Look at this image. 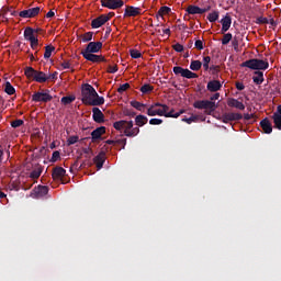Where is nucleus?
<instances>
[{
  "instance_id": "dca6fc26",
  "label": "nucleus",
  "mask_w": 281,
  "mask_h": 281,
  "mask_svg": "<svg viewBox=\"0 0 281 281\" xmlns=\"http://www.w3.org/2000/svg\"><path fill=\"white\" fill-rule=\"evenodd\" d=\"M177 74H180L182 78H188L189 80L199 78V75H196V72H192L190 69H186L180 66L177 67Z\"/></svg>"
},
{
  "instance_id": "f03ea898",
  "label": "nucleus",
  "mask_w": 281,
  "mask_h": 281,
  "mask_svg": "<svg viewBox=\"0 0 281 281\" xmlns=\"http://www.w3.org/2000/svg\"><path fill=\"white\" fill-rule=\"evenodd\" d=\"M133 121H116L113 123L115 131H124L125 137H137L139 135V127H133Z\"/></svg>"
},
{
  "instance_id": "9d476101",
  "label": "nucleus",
  "mask_w": 281,
  "mask_h": 281,
  "mask_svg": "<svg viewBox=\"0 0 281 281\" xmlns=\"http://www.w3.org/2000/svg\"><path fill=\"white\" fill-rule=\"evenodd\" d=\"M194 109H210L214 111L216 109V102L207 101V100H200L193 103Z\"/></svg>"
},
{
  "instance_id": "f3484780",
  "label": "nucleus",
  "mask_w": 281,
  "mask_h": 281,
  "mask_svg": "<svg viewBox=\"0 0 281 281\" xmlns=\"http://www.w3.org/2000/svg\"><path fill=\"white\" fill-rule=\"evenodd\" d=\"M92 120H94V122H97V124H103L104 113H102V110H100V108L94 106L92 109Z\"/></svg>"
},
{
  "instance_id": "774afa93",
  "label": "nucleus",
  "mask_w": 281,
  "mask_h": 281,
  "mask_svg": "<svg viewBox=\"0 0 281 281\" xmlns=\"http://www.w3.org/2000/svg\"><path fill=\"white\" fill-rule=\"evenodd\" d=\"M177 52H178V53L183 52V45L177 44Z\"/></svg>"
},
{
  "instance_id": "6e6d98bb",
  "label": "nucleus",
  "mask_w": 281,
  "mask_h": 281,
  "mask_svg": "<svg viewBox=\"0 0 281 281\" xmlns=\"http://www.w3.org/2000/svg\"><path fill=\"white\" fill-rule=\"evenodd\" d=\"M116 144H117L119 146H122V148H125V147H126V138L117 139V140H116Z\"/></svg>"
},
{
  "instance_id": "473e14b6",
  "label": "nucleus",
  "mask_w": 281,
  "mask_h": 281,
  "mask_svg": "<svg viewBox=\"0 0 281 281\" xmlns=\"http://www.w3.org/2000/svg\"><path fill=\"white\" fill-rule=\"evenodd\" d=\"M43 175V167H36L30 173L31 179H38Z\"/></svg>"
},
{
  "instance_id": "338daca9",
  "label": "nucleus",
  "mask_w": 281,
  "mask_h": 281,
  "mask_svg": "<svg viewBox=\"0 0 281 281\" xmlns=\"http://www.w3.org/2000/svg\"><path fill=\"white\" fill-rule=\"evenodd\" d=\"M251 119H254V114H244V120L249 121Z\"/></svg>"
},
{
  "instance_id": "e2e57ef3",
  "label": "nucleus",
  "mask_w": 281,
  "mask_h": 281,
  "mask_svg": "<svg viewBox=\"0 0 281 281\" xmlns=\"http://www.w3.org/2000/svg\"><path fill=\"white\" fill-rule=\"evenodd\" d=\"M58 78V72H54L48 76V80H56Z\"/></svg>"
},
{
  "instance_id": "f704fd0d",
  "label": "nucleus",
  "mask_w": 281,
  "mask_h": 281,
  "mask_svg": "<svg viewBox=\"0 0 281 281\" xmlns=\"http://www.w3.org/2000/svg\"><path fill=\"white\" fill-rule=\"evenodd\" d=\"M52 52H56V47L53 45H47L45 47L44 58L47 60L48 58H52Z\"/></svg>"
},
{
  "instance_id": "c756f323",
  "label": "nucleus",
  "mask_w": 281,
  "mask_h": 281,
  "mask_svg": "<svg viewBox=\"0 0 281 281\" xmlns=\"http://www.w3.org/2000/svg\"><path fill=\"white\" fill-rule=\"evenodd\" d=\"M131 106L136 109V111H140L142 113H146V104L139 101H131Z\"/></svg>"
},
{
  "instance_id": "c9c22d12",
  "label": "nucleus",
  "mask_w": 281,
  "mask_h": 281,
  "mask_svg": "<svg viewBox=\"0 0 281 281\" xmlns=\"http://www.w3.org/2000/svg\"><path fill=\"white\" fill-rule=\"evenodd\" d=\"M272 120L274 122L276 128H278V131H281V115L279 113H274L272 115Z\"/></svg>"
},
{
  "instance_id": "4d7b16f0",
  "label": "nucleus",
  "mask_w": 281,
  "mask_h": 281,
  "mask_svg": "<svg viewBox=\"0 0 281 281\" xmlns=\"http://www.w3.org/2000/svg\"><path fill=\"white\" fill-rule=\"evenodd\" d=\"M195 47L201 52V49H203V41L198 40L195 41Z\"/></svg>"
},
{
  "instance_id": "72a5a7b5",
  "label": "nucleus",
  "mask_w": 281,
  "mask_h": 281,
  "mask_svg": "<svg viewBox=\"0 0 281 281\" xmlns=\"http://www.w3.org/2000/svg\"><path fill=\"white\" fill-rule=\"evenodd\" d=\"M201 67H203V63H201V60H192L190 64L191 71H199Z\"/></svg>"
},
{
  "instance_id": "ea45409f",
  "label": "nucleus",
  "mask_w": 281,
  "mask_h": 281,
  "mask_svg": "<svg viewBox=\"0 0 281 281\" xmlns=\"http://www.w3.org/2000/svg\"><path fill=\"white\" fill-rule=\"evenodd\" d=\"M255 23H257V25H269V19L265 16H258Z\"/></svg>"
},
{
  "instance_id": "7ed1b4c3",
  "label": "nucleus",
  "mask_w": 281,
  "mask_h": 281,
  "mask_svg": "<svg viewBox=\"0 0 281 281\" xmlns=\"http://www.w3.org/2000/svg\"><path fill=\"white\" fill-rule=\"evenodd\" d=\"M146 113L150 117H154L155 115H160L165 117H177V112H175V108H170L169 105H161L160 109L155 108V105H150Z\"/></svg>"
},
{
  "instance_id": "58836bf2",
  "label": "nucleus",
  "mask_w": 281,
  "mask_h": 281,
  "mask_svg": "<svg viewBox=\"0 0 281 281\" xmlns=\"http://www.w3.org/2000/svg\"><path fill=\"white\" fill-rule=\"evenodd\" d=\"M218 11H213L209 13L207 20L210 21V23H216V21H218Z\"/></svg>"
},
{
  "instance_id": "c03bdc74",
  "label": "nucleus",
  "mask_w": 281,
  "mask_h": 281,
  "mask_svg": "<svg viewBox=\"0 0 281 281\" xmlns=\"http://www.w3.org/2000/svg\"><path fill=\"white\" fill-rule=\"evenodd\" d=\"M232 38H233L232 33L224 34L222 38V45H229V42L232 41Z\"/></svg>"
},
{
  "instance_id": "6ab92c4d",
  "label": "nucleus",
  "mask_w": 281,
  "mask_h": 281,
  "mask_svg": "<svg viewBox=\"0 0 281 281\" xmlns=\"http://www.w3.org/2000/svg\"><path fill=\"white\" fill-rule=\"evenodd\" d=\"M210 9H201V7L190 4L187 9L186 12L188 14L194 15V14H205Z\"/></svg>"
},
{
  "instance_id": "0eeeda50",
  "label": "nucleus",
  "mask_w": 281,
  "mask_h": 281,
  "mask_svg": "<svg viewBox=\"0 0 281 281\" xmlns=\"http://www.w3.org/2000/svg\"><path fill=\"white\" fill-rule=\"evenodd\" d=\"M52 100H54V97H52V94L47 93V92H35L32 95V101L33 102H52Z\"/></svg>"
},
{
  "instance_id": "f257e3e1",
  "label": "nucleus",
  "mask_w": 281,
  "mask_h": 281,
  "mask_svg": "<svg viewBox=\"0 0 281 281\" xmlns=\"http://www.w3.org/2000/svg\"><path fill=\"white\" fill-rule=\"evenodd\" d=\"M81 102L87 106H102L104 104V97H100L93 86L83 83L81 87Z\"/></svg>"
},
{
  "instance_id": "2eb2a0df",
  "label": "nucleus",
  "mask_w": 281,
  "mask_h": 281,
  "mask_svg": "<svg viewBox=\"0 0 281 281\" xmlns=\"http://www.w3.org/2000/svg\"><path fill=\"white\" fill-rule=\"evenodd\" d=\"M142 14V8L127 5L124 12V19L128 16H139Z\"/></svg>"
},
{
  "instance_id": "de8ad7c7",
  "label": "nucleus",
  "mask_w": 281,
  "mask_h": 281,
  "mask_svg": "<svg viewBox=\"0 0 281 281\" xmlns=\"http://www.w3.org/2000/svg\"><path fill=\"white\" fill-rule=\"evenodd\" d=\"M127 89H131V83H123L119 87L117 93H124Z\"/></svg>"
},
{
  "instance_id": "09e8293b",
  "label": "nucleus",
  "mask_w": 281,
  "mask_h": 281,
  "mask_svg": "<svg viewBox=\"0 0 281 281\" xmlns=\"http://www.w3.org/2000/svg\"><path fill=\"white\" fill-rule=\"evenodd\" d=\"M149 124H150L151 126H159V124H164V120H161V119H151V120L149 121Z\"/></svg>"
},
{
  "instance_id": "0e129e2a",
  "label": "nucleus",
  "mask_w": 281,
  "mask_h": 281,
  "mask_svg": "<svg viewBox=\"0 0 281 281\" xmlns=\"http://www.w3.org/2000/svg\"><path fill=\"white\" fill-rule=\"evenodd\" d=\"M269 23L272 27H276L278 25V23L276 22V20H273V18H270V20H268Z\"/></svg>"
},
{
  "instance_id": "4468645a",
  "label": "nucleus",
  "mask_w": 281,
  "mask_h": 281,
  "mask_svg": "<svg viewBox=\"0 0 281 281\" xmlns=\"http://www.w3.org/2000/svg\"><path fill=\"white\" fill-rule=\"evenodd\" d=\"M222 24L221 34H225V32H228L232 27V15L229 13H226V15L220 21Z\"/></svg>"
},
{
  "instance_id": "7c9ffc66",
  "label": "nucleus",
  "mask_w": 281,
  "mask_h": 281,
  "mask_svg": "<svg viewBox=\"0 0 281 281\" xmlns=\"http://www.w3.org/2000/svg\"><path fill=\"white\" fill-rule=\"evenodd\" d=\"M4 92H7L8 95H14V93H16V89H14V86L10 83V81H7L4 83Z\"/></svg>"
},
{
  "instance_id": "cd10ccee",
  "label": "nucleus",
  "mask_w": 281,
  "mask_h": 281,
  "mask_svg": "<svg viewBox=\"0 0 281 281\" xmlns=\"http://www.w3.org/2000/svg\"><path fill=\"white\" fill-rule=\"evenodd\" d=\"M24 38H25V41H32V40H34V38H37L36 37V34L34 33V29H32V27H26L25 30H24Z\"/></svg>"
},
{
  "instance_id": "37998d69",
  "label": "nucleus",
  "mask_w": 281,
  "mask_h": 281,
  "mask_svg": "<svg viewBox=\"0 0 281 281\" xmlns=\"http://www.w3.org/2000/svg\"><path fill=\"white\" fill-rule=\"evenodd\" d=\"M155 89L153 86L149 83H145L144 86L140 87V92L142 93H150Z\"/></svg>"
},
{
  "instance_id": "aec40b11",
  "label": "nucleus",
  "mask_w": 281,
  "mask_h": 281,
  "mask_svg": "<svg viewBox=\"0 0 281 281\" xmlns=\"http://www.w3.org/2000/svg\"><path fill=\"white\" fill-rule=\"evenodd\" d=\"M65 175H67V170H65V168L55 167L53 169L52 177H53L54 181H60V179H63V177H65Z\"/></svg>"
},
{
  "instance_id": "6e6552de",
  "label": "nucleus",
  "mask_w": 281,
  "mask_h": 281,
  "mask_svg": "<svg viewBox=\"0 0 281 281\" xmlns=\"http://www.w3.org/2000/svg\"><path fill=\"white\" fill-rule=\"evenodd\" d=\"M102 42H89L86 46V49L81 52V54H98L100 49H102Z\"/></svg>"
},
{
  "instance_id": "680f3d73",
  "label": "nucleus",
  "mask_w": 281,
  "mask_h": 281,
  "mask_svg": "<svg viewBox=\"0 0 281 281\" xmlns=\"http://www.w3.org/2000/svg\"><path fill=\"white\" fill-rule=\"evenodd\" d=\"M85 155H93V150L90 147L83 148Z\"/></svg>"
},
{
  "instance_id": "e433bc0d",
  "label": "nucleus",
  "mask_w": 281,
  "mask_h": 281,
  "mask_svg": "<svg viewBox=\"0 0 281 281\" xmlns=\"http://www.w3.org/2000/svg\"><path fill=\"white\" fill-rule=\"evenodd\" d=\"M60 102L61 104H65V106H67V104H71V102H76V95L63 97Z\"/></svg>"
},
{
  "instance_id": "3c124183",
  "label": "nucleus",
  "mask_w": 281,
  "mask_h": 281,
  "mask_svg": "<svg viewBox=\"0 0 281 281\" xmlns=\"http://www.w3.org/2000/svg\"><path fill=\"white\" fill-rule=\"evenodd\" d=\"M58 159H60V151L56 150L53 153L50 161H53V164H54V162L58 161Z\"/></svg>"
},
{
  "instance_id": "49530a36",
  "label": "nucleus",
  "mask_w": 281,
  "mask_h": 281,
  "mask_svg": "<svg viewBox=\"0 0 281 281\" xmlns=\"http://www.w3.org/2000/svg\"><path fill=\"white\" fill-rule=\"evenodd\" d=\"M23 124H24V122L21 119L11 122L12 128H19V127L23 126Z\"/></svg>"
},
{
  "instance_id": "bf43d9fd",
  "label": "nucleus",
  "mask_w": 281,
  "mask_h": 281,
  "mask_svg": "<svg viewBox=\"0 0 281 281\" xmlns=\"http://www.w3.org/2000/svg\"><path fill=\"white\" fill-rule=\"evenodd\" d=\"M54 16H56V13L53 10L46 13V19H54Z\"/></svg>"
},
{
  "instance_id": "a18cd8bd",
  "label": "nucleus",
  "mask_w": 281,
  "mask_h": 281,
  "mask_svg": "<svg viewBox=\"0 0 281 281\" xmlns=\"http://www.w3.org/2000/svg\"><path fill=\"white\" fill-rule=\"evenodd\" d=\"M130 56L131 58H135V59L142 58V54L137 49H130Z\"/></svg>"
},
{
  "instance_id": "69168bd1",
  "label": "nucleus",
  "mask_w": 281,
  "mask_h": 281,
  "mask_svg": "<svg viewBox=\"0 0 281 281\" xmlns=\"http://www.w3.org/2000/svg\"><path fill=\"white\" fill-rule=\"evenodd\" d=\"M111 34V26H108L105 30V36L104 38H109V35Z\"/></svg>"
},
{
  "instance_id": "20e7f679",
  "label": "nucleus",
  "mask_w": 281,
  "mask_h": 281,
  "mask_svg": "<svg viewBox=\"0 0 281 281\" xmlns=\"http://www.w3.org/2000/svg\"><path fill=\"white\" fill-rule=\"evenodd\" d=\"M240 67H247L254 71H267L269 69V61L258 58L248 59L240 64Z\"/></svg>"
},
{
  "instance_id": "8fccbe9b",
  "label": "nucleus",
  "mask_w": 281,
  "mask_h": 281,
  "mask_svg": "<svg viewBox=\"0 0 281 281\" xmlns=\"http://www.w3.org/2000/svg\"><path fill=\"white\" fill-rule=\"evenodd\" d=\"M29 42L31 44L32 49H36V47H38V37H34L33 40H30Z\"/></svg>"
},
{
  "instance_id": "4c0bfd02",
  "label": "nucleus",
  "mask_w": 281,
  "mask_h": 281,
  "mask_svg": "<svg viewBox=\"0 0 281 281\" xmlns=\"http://www.w3.org/2000/svg\"><path fill=\"white\" fill-rule=\"evenodd\" d=\"M82 43H91L93 41V32H87L83 35H81Z\"/></svg>"
},
{
  "instance_id": "a878e982",
  "label": "nucleus",
  "mask_w": 281,
  "mask_h": 281,
  "mask_svg": "<svg viewBox=\"0 0 281 281\" xmlns=\"http://www.w3.org/2000/svg\"><path fill=\"white\" fill-rule=\"evenodd\" d=\"M135 124H136V128L146 126V124H148V117L139 114L135 117Z\"/></svg>"
},
{
  "instance_id": "c85d7f7f",
  "label": "nucleus",
  "mask_w": 281,
  "mask_h": 281,
  "mask_svg": "<svg viewBox=\"0 0 281 281\" xmlns=\"http://www.w3.org/2000/svg\"><path fill=\"white\" fill-rule=\"evenodd\" d=\"M165 14H172V9H170L169 7L165 5V7H161L158 11V13L156 14L157 19H159V16L161 19H164Z\"/></svg>"
},
{
  "instance_id": "5701e85b",
  "label": "nucleus",
  "mask_w": 281,
  "mask_h": 281,
  "mask_svg": "<svg viewBox=\"0 0 281 281\" xmlns=\"http://www.w3.org/2000/svg\"><path fill=\"white\" fill-rule=\"evenodd\" d=\"M227 104L233 109H239V111H245V104L238 101V99H234V98L228 99Z\"/></svg>"
},
{
  "instance_id": "ddd939ff",
  "label": "nucleus",
  "mask_w": 281,
  "mask_h": 281,
  "mask_svg": "<svg viewBox=\"0 0 281 281\" xmlns=\"http://www.w3.org/2000/svg\"><path fill=\"white\" fill-rule=\"evenodd\" d=\"M104 161H106V151L101 150L94 158L93 164H95V167L98 170H102L104 167Z\"/></svg>"
},
{
  "instance_id": "423d86ee",
  "label": "nucleus",
  "mask_w": 281,
  "mask_h": 281,
  "mask_svg": "<svg viewBox=\"0 0 281 281\" xmlns=\"http://www.w3.org/2000/svg\"><path fill=\"white\" fill-rule=\"evenodd\" d=\"M101 5L109 10H120L124 5V2L122 0H101Z\"/></svg>"
},
{
  "instance_id": "9b49d317",
  "label": "nucleus",
  "mask_w": 281,
  "mask_h": 281,
  "mask_svg": "<svg viewBox=\"0 0 281 281\" xmlns=\"http://www.w3.org/2000/svg\"><path fill=\"white\" fill-rule=\"evenodd\" d=\"M108 21H110V16L106 14H101L100 16L91 21V27L92 30H98L99 27H102V25L108 23Z\"/></svg>"
},
{
  "instance_id": "bb28decb",
  "label": "nucleus",
  "mask_w": 281,
  "mask_h": 281,
  "mask_svg": "<svg viewBox=\"0 0 281 281\" xmlns=\"http://www.w3.org/2000/svg\"><path fill=\"white\" fill-rule=\"evenodd\" d=\"M33 80L35 82L43 83V82H47L49 80V78L47 77V75H45V72L37 70L35 72V79H33Z\"/></svg>"
},
{
  "instance_id": "1a4fd4ad",
  "label": "nucleus",
  "mask_w": 281,
  "mask_h": 281,
  "mask_svg": "<svg viewBox=\"0 0 281 281\" xmlns=\"http://www.w3.org/2000/svg\"><path fill=\"white\" fill-rule=\"evenodd\" d=\"M41 13V7L31 8L29 10H23L19 13L21 19H34V16H38Z\"/></svg>"
},
{
  "instance_id": "a211bd4d",
  "label": "nucleus",
  "mask_w": 281,
  "mask_h": 281,
  "mask_svg": "<svg viewBox=\"0 0 281 281\" xmlns=\"http://www.w3.org/2000/svg\"><path fill=\"white\" fill-rule=\"evenodd\" d=\"M222 88H223V83H221V81L218 80H211L206 85V89L211 93H216V91H221Z\"/></svg>"
},
{
  "instance_id": "b1692460",
  "label": "nucleus",
  "mask_w": 281,
  "mask_h": 281,
  "mask_svg": "<svg viewBox=\"0 0 281 281\" xmlns=\"http://www.w3.org/2000/svg\"><path fill=\"white\" fill-rule=\"evenodd\" d=\"M104 133H106V127H104V126L97 127L91 133L92 140L95 142V139H100L102 137V135H104Z\"/></svg>"
},
{
  "instance_id": "f8f14e48",
  "label": "nucleus",
  "mask_w": 281,
  "mask_h": 281,
  "mask_svg": "<svg viewBox=\"0 0 281 281\" xmlns=\"http://www.w3.org/2000/svg\"><path fill=\"white\" fill-rule=\"evenodd\" d=\"M81 55L90 63H106V58L103 55H95L93 53H81Z\"/></svg>"
},
{
  "instance_id": "603ef678",
  "label": "nucleus",
  "mask_w": 281,
  "mask_h": 281,
  "mask_svg": "<svg viewBox=\"0 0 281 281\" xmlns=\"http://www.w3.org/2000/svg\"><path fill=\"white\" fill-rule=\"evenodd\" d=\"M199 120L198 116H191L189 119H182V122H187V124H192V122H196Z\"/></svg>"
},
{
  "instance_id": "5fc2aeb1",
  "label": "nucleus",
  "mask_w": 281,
  "mask_h": 281,
  "mask_svg": "<svg viewBox=\"0 0 281 281\" xmlns=\"http://www.w3.org/2000/svg\"><path fill=\"white\" fill-rule=\"evenodd\" d=\"M117 65L115 66H109L108 67V74H117Z\"/></svg>"
},
{
  "instance_id": "39448f33",
  "label": "nucleus",
  "mask_w": 281,
  "mask_h": 281,
  "mask_svg": "<svg viewBox=\"0 0 281 281\" xmlns=\"http://www.w3.org/2000/svg\"><path fill=\"white\" fill-rule=\"evenodd\" d=\"M221 120L224 124H229V122H238L243 120V114L228 112V113L222 114Z\"/></svg>"
},
{
  "instance_id": "393cba45",
  "label": "nucleus",
  "mask_w": 281,
  "mask_h": 281,
  "mask_svg": "<svg viewBox=\"0 0 281 281\" xmlns=\"http://www.w3.org/2000/svg\"><path fill=\"white\" fill-rule=\"evenodd\" d=\"M252 82H255V85H262V82H265V72L256 70L255 76L252 77Z\"/></svg>"
},
{
  "instance_id": "052dcab7",
  "label": "nucleus",
  "mask_w": 281,
  "mask_h": 281,
  "mask_svg": "<svg viewBox=\"0 0 281 281\" xmlns=\"http://www.w3.org/2000/svg\"><path fill=\"white\" fill-rule=\"evenodd\" d=\"M218 98H221V93L216 92L215 94H213L210 100L211 102H214V100H218Z\"/></svg>"
},
{
  "instance_id": "864d4df0",
  "label": "nucleus",
  "mask_w": 281,
  "mask_h": 281,
  "mask_svg": "<svg viewBox=\"0 0 281 281\" xmlns=\"http://www.w3.org/2000/svg\"><path fill=\"white\" fill-rule=\"evenodd\" d=\"M235 87H236L237 91H245V85L243 82H240V81H237L235 83Z\"/></svg>"
},
{
  "instance_id": "a19ab883",
  "label": "nucleus",
  "mask_w": 281,
  "mask_h": 281,
  "mask_svg": "<svg viewBox=\"0 0 281 281\" xmlns=\"http://www.w3.org/2000/svg\"><path fill=\"white\" fill-rule=\"evenodd\" d=\"M79 139L80 137H78V135L68 137L67 146H74V144H78Z\"/></svg>"
},
{
  "instance_id": "13d9d810",
  "label": "nucleus",
  "mask_w": 281,
  "mask_h": 281,
  "mask_svg": "<svg viewBox=\"0 0 281 281\" xmlns=\"http://www.w3.org/2000/svg\"><path fill=\"white\" fill-rule=\"evenodd\" d=\"M60 65H61L63 69H70V67H71V64H69V61H63Z\"/></svg>"
},
{
  "instance_id": "79ce46f5",
  "label": "nucleus",
  "mask_w": 281,
  "mask_h": 281,
  "mask_svg": "<svg viewBox=\"0 0 281 281\" xmlns=\"http://www.w3.org/2000/svg\"><path fill=\"white\" fill-rule=\"evenodd\" d=\"M212 61V58L210 56L203 57V69L204 71H207L210 69V63Z\"/></svg>"
},
{
  "instance_id": "4be33fe9",
  "label": "nucleus",
  "mask_w": 281,
  "mask_h": 281,
  "mask_svg": "<svg viewBox=\"0 0 281 281\" xmlns=\"http://www.w3.org/2000/svg\"><path fill=\"white\" fill-rule=\"evenodd\" d=\"M34 192L37 199H41L49 193V188L47 186H38L37 188L34 189Z\"/></svg>"
},
{
  "instance_id": "2f4dec72",
  "label": "nucleus",
  "mask_w": 281,
  "mask_h": 281,
  "mask_svg": "<svg viewBox=\"0 0 281 281\" xmlns=\"http://www.w3.org/2000/svg\"><path fill=\"white\" fill-rule=\"evenodd\" d=\"M36 71L35 69H33L32 67H26L25 70H24V75L26 76V78L29 79H35L36 77Z\"/></svg>"
},
{
  "instance_id": "412c9836",
  "label": "nucleus",
  "mask_w": 281,
  "mask_h": 281,
  "mask_svg": "<svg viewBox=\"0 0 281 281\" xmlns=\"http://www.w3.org/2000/svg\"><path fill=\"white\" fill-rule=\"evenodd\" d=\"M260 127L267 135H271V133H273V125H271V121L267 117L260 121Z\"/></svg>"
}]
</instances>
